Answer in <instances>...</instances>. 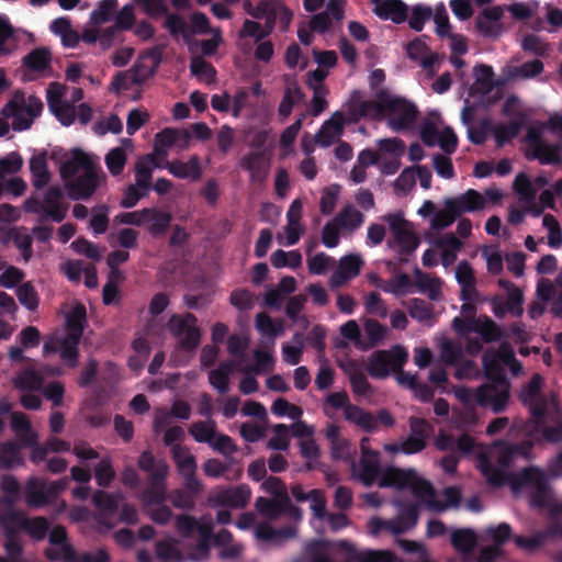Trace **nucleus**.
<instances>
[{
	"label": "nucleus",
	"mask_w": 562,
	"mask_h": 562,
	"mask_svg": "<svg viewBox=\"0 0 562 562\" xmlns=\"http://www.w3.org/2000/svg\"><path fill=\"white\" fill-rule=\"evenodd\" d=\"M482 364L487 382L476 389L464 385L454 387V396L462 405L460 419L467 425H475L479 420L476 407L491 408L498 414L505 411L510 382L505 374L496 349H487L482 356Z\"/></svg>",
	"instance_id": "1"
},
{
	"label": "nucleus",
	"mask_w": 562,
	"mask_h": 562,
	"mask_svg": "<svg viewBox=\"0 0 562 562\" xmlns=\"http://www.w3.org/2000/svg\"><path fill=\"white\" fill-rule=\"evenodd\" d=\"M532 443L522 441L519 443H506L498 441L492 451L496 465L487 459H482L481 470L492 484H502L506 477V470L514 465L519 458L528 459L531 454Z\"/></svg>",
	"instance_id": "2"
},
{
	"label": "nucleus",
	"mask_w": 562,
	"mask_h": 562,
	"mask_svg": "<svg viewBox=\"0 0 562 562\" xmlns=\"http://www.w3.org/2000/svg\"><path fill=\"white\" fill-rule=\"evenodd\" d=\"M138 468L148 473V486L144 490V499L148 503L166 502V477L168 465L165 461H157L148 450L143 451L138 458Z\"/></svg>",
	"instance_id": "3"
},
{
	"label": "nucleus",
	"mask_w": 562,
	"mask_h": 562,
	"mask_svg": "<svg viewBox=\"0 0 562 562\" xmlns=\"http://www.w3.org/2000/svg\"><path fill=\"white\" fill-rule=\"evenodd\" d=\"M170 334L178 339V348L193 352L201 344V329L192 313L172 314L167 323Z\"/></svg>",
	"instance_id": "4"
},
{
	"label": "nucleus",
	"mask_w": 562,
	"mask_h": 562,
	"mask_svg": "<svg viewBox=\"0 0 562 562\" xmlns=\"http://www.w3.org/2000/svg\"><path fill=\"white\" fill-rule=\"evenodd\" d=\"M515 487L532 486L530 504L536 508H547L550 505L551 490L547 474L536 467L522 469L513 475Z\"/></svg>",
	"instance_id": "5"
},
{
	"label": "nucleus",
	"mask_w": 562,
	"mask_h": 562,
	"mask_svg": "<svg viewBox=\"0 0 562 562\" xmlns=\"http://www.w3.org/2000/svg\"><path fill=\"white\" fill-rule=\"evenodd\" d=\"M387 124L394 132L409 131L417 120L418 110L416 105L401 97H389L385 104Z\"/></svg>",
	"instance_id": "6"
},
{
	"label": "nucleus",
	"mask_w": 562,
	"mask_h": 562,
	"mask_svg": "<svg viewBox=\"0 0 562 562\" xmlns=\"http://www.w3.org/2000/svg\"><path fill=\"white\" fill-rule=\"evenodd\" d=\"M393 234L395 243L400 246V254L412 255L419 245L418 236L409 229V223L402 213H390L383 216Z\"/></svg>",
	"instance_id": "7"
},
{
	"label": "nucleus",
	"mask_w": 562,
	"mask_h": 562,
	"mask_svg": "<svg viewBox=\"0 0 562 562\" xmlns=\"http://www.w3.org/2000/svg\"><path fill=\"white\" fill-rule=\"evenodd\" d=\"M148 56L154 60V67L151 69L135 64L128 72H117L111 81V90L115 92L127 90L133 85H140L150 78L161 61V54L158 49L154 48L149 50Z\"/></svg>",
	"instance_id": "8"
},
{
	"label": "nucleus",
	"mask_w": 562,
	"mask_h": 562,
	"mask_svg": "<svg viewBox=\"0 0 562 562\" xmlns=\"http://www.w3.org/2000/svg\"><path fill=\"white\" fill-rule=\"evenodd\" d=\"M104 175L95 167L83 171L81 175L66 181L68 195L74 201H87L98 190Z\"/></svg>",
	"instance_id": "9"
},
{
	"label": "nucleus",
	"mask_w": 562,
	"mask_h": 562,
	"mask_svg": "<svg viewBox=\"0 0 562 562\" xmlns=\"http://www.w3.org/2000/svg\"><path fill=\"white\" fill-rule=\"evenodd\" d=\"M251 491L248 485L216 488L209 497L213 506L244 508L250 499Z\"/></svg>",
	"instance_id": "10"
},
{
	"label": "nucleus",
	"mask_w": 562,
	"mask_h": 562,
	"mask_svg": "<svg viewBox=\"0 0 562 562\" xmlns=\"http://www.w3.org/2000/svg\"><path fill=\"white\" fill-rule=\"evenodd\" d=\"M25 95L23 91L14 92L13 98L5 103L0 114L5 119H12V128L16 132L29 130L33 122L24 111Z\"/></svg>",
	"instance_id": "11"
},
{
	"label": "nucleus",
	"mask_w": 562,
	"mask_h": 562,
	"mask_svg": "<svg viewBox=\"0 0 562 562\" xmlns=\"http://www.w3.org/2000/svg\"><path fill=\"white\" fill-rule=\"evenodd\" d=\"M239 166L249 172L250 182L261 184L269 177L270 158L265 151H249L240 159Z\"/></svg>",
	"instance_id": "12"
},
{
	"label": "nucleus",
	"mask_w": 562,
	"mask_h": 562,
	"mask_svg": "<svg viewBox=\"0 0 562 562\" xmlns=\"http://www.w3.org/2000/svg\"><path fill=\"white\" fill-rule=\"evenodd\" d=\"M64 193L60 187L52 186L47 189L42 201V215L40 222L50 218L55 223H60L67 214V206L61 202Z\"/></svg>",
	"instance_id": "13"
},
{
	"label": "nucleus",
	"mask_w": 562,
	"mask_h": 562,
	"mask_svg": "<svg viewBox=\"0 0 562 562\" xmlns=\"http://www.w3.org/2000/svg\"><path fill=\"white\" fill-rule=\"evenodd\" d=\"M504 15V9L501 5L484 9L475 20L477 32L486 38H497L504 32L499 23Z\"/></svg>",
	"instance_id": "14"
},
{
	"label": "nucleus",
	"mask_w": 562,
	"mask_h": 562,
	"mask_svg": "<svg viewBox=\"0 0 562 562\" xmlns=\"http://www.w3.org/2000/svg\"><path fill=\"white\" fill-rule=\"evenodd\" d=\"M373 4V13L383 21L395 24L405 22L408 18V5L403 0H369Z\"/></svg>",
	"instance_id": "15"
},
{
	"label": "nucleus",
	"mask_w": 562,
	"mask_h": 562,
	"mask_svg": "<svg viewBox=\"0 0 562 562\" xmlns=\"http://www.w3.org/2000/svg\"><path fill=\"white\" fill-rule=\"evenodd\" d=\"M121 495H114L109 492L99 490L92 495V503L100 514L99 522L112 528L113 524L109 521L120 509Z\"/></svg>",
	"instance_id": "16"
},
{
	"label": "nucleus",
	"mask_w": 562,
	"mask_h": 562,
	"mask_svg": "<svg viewBox=\"0 0 562 562\" xmlns=\"http://www.w3.org/2000/svg\"><path fill=\"white\" fill-rule=\"evenodd\" d=\"M474 83L471 87V94L486 95L496 87L504 83L503 79H495L493 67L485 64H477L473 68Z\"/></svg>",
	"instance_id": "17"
},
{
	"label": "nucleus",
	"mask_w": 562,
	"mask_h": 562,
	"mask_svg": "<svg viewBox=\"0 0 562 562\" xmlns=\"http://www.w3.org/2000/svg\"><path fill=\"white\" fill-rule=\"evenodd\" d=\"M191 135L186 130L164 128L155 136V156L166 157V149L173 145H187Z\"/></svg>",
	"instance_id": "18"
},
{
	"label": "nucleus",
	"mask_w": 562,
	"mask_h": 562,
	"mask_svg": "<svg viewBox=\"0 0 562 562\" xmlns=\"http://www.w3.org/2000/svg\"><path fill=\"white\" fill-rule=\"evenodd\" d=\"M94 168L90 157L80 148H74L70 157H67L59 168L60 177L68 181L72 179L77 172L82 169L83 171Z\"/></svg>",
	"instance_id": "19"
},
{
	"label": "nucleus",
	"mask_w": 562,
	"mask_h": 562,
	"mask_svg": "<svg viewBox=\"0 0 562 562\" xmlns=\"http://www.w3.org/2000/svg\"><path fill=\"white\" fill-rule=\"evenodd\" d=\"M324 435L330 445V454L334 460L347 461L351 458V445L348 439L340 435V427L336 424H328Z\"/></svg>",
	"instance_id": "20"
},
{
	"label": "nucleus",
	"mask_w": 562,
	"mask_h": 562,
	"mask_svg": "<svg viewBox=\"0 0 562 562\" xmlns=\"http://www.w3.org/2000/svg\"><path fill=\"white\" fill-rule=\"evenodd\" d=\"M24 501L30 508H43L48 505L46 480L37 476L27 479L24 485Z\"/></svg>",
	"instance_id": "21"
},
{
	"label": "nucleus",
	"mask_w": 562,
	"mask_h": 562,
	"mask_svg": "<svg viewBox=\"0 0 562 562\" xmlns=\"http://www.w3.org/2000/svg\"><path fill=\"white\" fill-rule=\"evenodd\" d=\"M164 168L179 179L196 181L202 176L200 158L196 155L191 156L187 162L181 160L167 161Z\"/></svg>",
	"instance_id": "22"
},
{
	"label": "nucleus",
	"mask_w": 562,
	"mask_h": 562,
	"mask_svg": "<svg viewBox=\"0 0 562 562\" xmlns=\"http://www.w3.org/2000/svg\"><path fill=\"white\" fill-rule=\"evenodd\" d=\"M155 167H161L156 161L154 154H147L135 162V186L149 191L151 189L153 171Z\"/></svg>",
	"instance_id": "23"
},
{
	"label": "nucleus",
	"mask_w": 562,
	"mask_h": 562,
	"mask_svg": "<svg viewBox=\"0 0 562 562\" xmlns=\"http://www.w3.org/2000/svg\"><path fill=\"white\" fill-rule=\"evenodd\" d=\"M526 124V115L524 113L517 114V120H513L507 124H496L492 126L497 147H503L507 142L516 138L521 128Z\"/></svg>",
	"instance_id": "24"
},
{
	"label": "nucleus",
	"mask_w": 562,
	"mask_h": 562,
	"mask_svg": "<svg viewBox=\"0 0 562 562\" xmlns=\"http://www.w3.org/2000/svg\"><path fill=\"white\" fill-rule=\"evenodd\" d=\"M340 547L348 551L356 562H394L395 557L390 551L357 550L350 542L342 540Z\"/></svg>",
	"instance_id": "25"
},
{
	"label": "nucleus",
	"mask_w": 562,
	"mask_h": 562,
	"mask_svg": "<svg viewBox=\"0 0 562 562\" xmlns=\"http://www.w3.org/2000/svg\"><path fill=\"white\" fill-rule=\"evenodd\" d=\"M363 261L359 255H347L339 260L337 272L333 276L336 284L353 279L360 273Z\"/></svg>",
	"instance_id": "26"
},
{
	"label": "nucleus",
	"mask_w": 562,
	"mask_h": 562,
	"mask_svg": "<svg viewBox=\"0 0 562 562\" xmlns=\"http://www.w3.org/2000/svg\"><path fill=\"white\" fill-rule=\"evenodd\" d=\"M412 479H415L414 470L391 468L382 474L379 485L381 487H396L398 490H404L409 488Z\"/></svg>",
	"instance_id": "27"
},
{
	"label": "nucleus",
	"mask_w": 562,
	"mask_h": 562,
	"mask_svg": "<svg viewBox=\"0 0 562 562\" xmlns=\"http://www.w3.org/2000/svg\"><path fill=\"white\" fill-rule=\"evenodd\" d=\"M303 99L304 93L297 82L295 80L286 82L283 98L278 108L279 116H281L283 120L286 119L291 114L293 106L302 102Z\"/></svg>",
	"instance_id": "28"
},
{
	"label": "nucleus",
	"mask_w": 562,
	"mask_h": 562,
	"mask_svg": "<svg viewBox=\"0 0 562 562\" xmlns=\"http://www.w3.org/2000/svg\"><path fill=\"white\" fill-rule=\"evenodd\" d=\"M527 160H538L541 165L562 166L561 146L559 144H546L538 150H526Z\"/></svg>",
	"instance_id": "29"
},
{
	"label": "nucleus",
	"mask_w": 562,
	"mask_h": 562,
	"mask_svg": "<svg viewBox=\"0 0 562 562\" xmlns=\"http://www.w3.org/2000/svg\"><path fill=\"white\" fill-rule=\"evenodd\" d=\"M472 330L481 336L483 342L490 344L503 338L501 327L488 316L483 315L472 322Z\"/></svg>",
	"instance_id": "30"
},
{
	"label": "nucleus",
	"mask_w": 562,
	"mask_h": 562,
	"mask_svg": "<svg viewBox=\"0 0 562 562\" xmlns=\"http://www.w3.org/2000/svg\"><path fill=\"white\" fill-rule=\"evenodd\" d=\"M87 324V311L85 305L77 304L66 316L67 334L74 339L82 338Z\"/></svg>",
	"instance_id": "31"
},
{
	"label": "nucleus",
	"mask_w": 562,
	"mask_h": 562,
	"mask_svg": "<svg viewBox=\"0 0 562 562\" xmlns=\"http://www.w3.org/2000/svg\"><path fill=\"white\" fill-rule=\"evenodd\" d=\"M380 473L379 453L361 456L358 477L366 486H371Z\"/></svg>",
	"instance_id": "32"
},
{
	"label": "nucleus",
	"mask_w": 562,
	"mask_h": 562,
	"mask_svg": "<svg viewBox=\"0 0 562 562\" xmlns=\"http://www.w3.org/2000/svg\"><path fill=\"white\" fill-rule=\"evenodd\" d=\"M345 418L359 426L367 432H373L376 429V423L373 415L366 412L357 405H348L345 409Z\"/></svg>",
	"instance_id": "33"
},
{
	"label": "nucleus",
	"mask_w": 562,
	"mask_h": 562,
	"mask_svg": "<svg viewBox=\"0 0 562 562\" xmlns=\"http://www.w3.org/2000/svg\"><path fill=\"white\" fill-rule=\"evenodd\" d=\"M147 210L150 211V213L146 214V223H149V234L155 237L164 235L171 224V214L156 207H147Z\"/></svg>",
	"instance_id": "34"
},
{
	"label": "nucleus",
	"mask_w": 562,
	"mask_h": 562,
	"mask_svg": "<svg viewBox=\"0 0 562 562\" xmlns=\"http://www.w3.org/2000/svg\"><path fill=\"white\" fill-rule=\"evenodd\" d=\"M110 554L105 549H98L94 553H77L72 546H64L63 562H109Z\"/></svg>",
	"instance_id": "35"
},
{
	"label": "nucleus",
	"mask_w": 562,
	"mask_h": 562,
	"mask_svg": "<svg viewBox=\"0 0 562 562\" xmlns=\"http://www.w3.org/2000/svg\"><path fill=\"white\" fill-rule=\"evenodd\" d=\"M23 463L19 443L11 440L0 443V469H12Z\"/></svg>",
	"instance_id": "36"
},
{
	"label": "nucleus",
	"mask_w": 562,
	"mask_h": 562,
	"mask_svg": "<svg viewBox=\"0 0 562 562\" xmlns=\"http://www.w3.org/2000/svg\"><path fill=\"white\" fill-rule=\"evenodd\" d=\"M451 544L460 553L469 554L477 543L476 533L469 528L456 529L451 533Z\"/></svg>",
	"instance_id": "37"
},
{
	"label": "nucleus",
	"mask_w": 562,
	"mask_h": 562,
	"mask_svg": "<svg viewBox=\"0 0 562 562\" xmlns=\"http://www.w3.org/2000/svg\"><path fill=\"white\" fill-rule=\"evenodd\" d=\"M52 60V54L46 47H38L31 50L23 57V66L32 71H44L46 70Z\"/></svg>",
	"instance_id": "38"
},
{
	"label": "nucleus",
	"mask_w": 562,
	"mask_h": 562,
	"mask_svg": "<svg viewBox=\"0 0 562 562\" xmlns=\"http://www.w3.org/2000/svg\"><path fill=\"white\" fill-rule=\"evenodd\" d=\"M13 384L21 391H40L44 384V375L40 371L26 369L13 380Z\"/></svg>",
	"instance_id": "39"
},
{
	"label": "nucleus",
	"mask_w": 562,
	"mask_h": 562,
	"mask_svg": "<svg viewBox=\"0 0 562 562\" xmlns=\"http://www.w3.org/2000/svg\"><path fill=\"white\" fill-rule=\"evenodd\" d=\"M387 356V350H378L371 355L367 370L372 378L384 379L389 376L392 369Z\"/></svg>",
	"instance_id": "40"
},
{
	"label": "nucleus",
	"mask_w": 562,
	"mask_h": 562,
	"mask_svg": "<svg viewBox=\"0 0 562 562\" xmlns=\"http://www.w3.org/2000/svg\"><path fill=\"white\" fill-rule=\"evenodd\" d=\"M80 338H71L69 336H65L60 341H59V353H60V358L61 360L65 362V364L69 368H76L77 364H78V359H79V344H80Z\"/></svg>",
	"instance_id": "41"
},
{
	"label": "nucleus",
	"mask_w": 562,
	"mask_h": 562,
	"mask_svg": "<svg viewBox=\"0 0 562 562\" xmlns=\"http://www.w3.org/2000/svg\"><path fill=\"white\" fill-rule=\"evenodd\" d=\"M408 314L419 323H429L434 319V306L423 299H412L407 304Z\"/></svg>",
	"instance_id": "42"
},
{
	"label": "nucleus",
	"mask_w": 562,
	"mask_h": 562,
	"mask_svg": "<svg viewBox=\"0 0 562 562\" xmlns=\"http://www.w3.org/2000/svg\"><path fill=\"white\" fill-rule=\"evenodd\" d=\"M22 530L25 531L33 540H43L49 529V522L47 518L37 516L29 518L25 516V520L21 521Z\"/></svg>",
	"instance_id": "43"
},
{
	"label": "nucleus",
	"mask_w": 562,
	"mask_h": 562,
	"mask_svg": "<svg viewBox=\"0 0 562 562\" xmlns=\"http://www.w3.org/2000/svg\"><path fill=\"white\" fill-rule=\"evenodd\" d=\"M335 222L344 229L355 231L363 224L364 215L352 205H347L335 217Z\"/></svg>",
	"instance_id": "44"
},
{
	"label": "nucleus",
	"mask_w": 562,
	"mask_h": 562,
	"mask_svg": "<svg viewBox=\"0 0 562 562\" xmlns=\"http://www.w3.org/2000/svg\"><path fill=\"white\" fill-rule=\"evenodd\" d=\"M22 520H25L24 513L19 510L8 513L0 522L4 538H19V532L22 530Z\"/></svg>",
	"instance_id": "45"
},
{
	"label": "nucleus",
	"mask_w": 562,
	"mask_h": 562,
	"mask_svg": "<svg viewBox=\"0 0 562 562\" xmlns=\"http://www.w3.org/2000/svg\"><path fill=\"white\" fill-rule=\"evenodd\" d=\"M389 97L390 94L386 91L381 90L378 93V101L364 100L363 117H370L372 120H381L382 117H384L386 111L385 104L389 101Z\"/></svg>",
	"instance_id": "46"
},
{
	"label": "nucleus",
	"mask_w": 562,
	"mask_h": 562,
	"mask_svg": "<svg viewBox=\"0 0 562 562\" xmlns=\"http://www.w3.org/2000/svg\"><path fill=\"white\" fill-rule=\"evenodd\" d=\"M127 156L122 147L111 149L104 158L106 168L112 176H120L126 165Z\"/></svg>",
	"instance_id": "47"
},
{
	"label": "nucleus",
	"mask_w": 562,
	"mask_h": 562,
	"mask_svg": "<svg viewBox=\"0 0 562 562\" xmlns=\"http://www.w3.org/2000/svg\"><path fill=\"white\" fill-rule=\"evenodd\" d=\"M190 435L196 442H205L211 443L212 439L215 437V422H211V426H209L205 422H195L189 428Z\"/></svg>",
	"instance_id": "48"
},
{
	"label": "nucleus",
	"mask_w": 562,
	"mask_h": 562,
	"mask_svg": "<svg viewBox=\"0 0 562 562\" xmlns=\"http://www.w3.org/2000/svg\"><path fill=\"white\" fill-rule=\"evenodd\" d=\"M156 555L159 560L168 562H181L183 555L178 547L169 540H160L156 542Z\"/></svg>",
	"instance_id": "49"
},
{
	"label": "nucleus",
	"mask_w": 562,
	"mask_h": 562,
	"mask_svg": "<svg viewBox=\"0 0 562 562\" xmlns=\"http://www.w3.org/2000/svg\"><path fill=\"white\" fill-rule=\"evenodd\" d=\"M90 227L95 235L104 234L109 227V206L106 204L93 207L90 218Z\"/></svg>",
	"instance_id": "50"
},
{
	"label": "nucleus",
	"mask_w": 562,
	"mask_h": 562,
	"mask_svg": "<svg viewBox=\"0 0 562 562\" xmlns=\"http://www.w3.org/2000/svg\"><path fill=\"white\" fill-rule=\"evenodd\" d=\"M514 190L519 194L520 199L526 203H533L537 191L532 187L528 176L524 172L519 173L514 181Z\"/></svg>",
	"instance_id": "51"
},
{
	"label": "nucleus",
	"mask_w": 562,
	"mask_h": 562,
	"mask_svg": "<svg viewBox=\"0 0 562 562\" xmlns=\"http://www.w3.org/2000/svg\"><path fill=\"white\" fill-rule=\"evenodd\" d=\"M116 7V0H102L98 8L90 13V22L93 25H101L109 22Z\"/></svg>",
	"instance_id": "52"
},
{
	"label": "nucleus",
	"mask_w": 562,
	"mask_h": 562,
	"mask_svg": "<svg viewBox=\"0 0 562 562\" xmlns=\"http://www.w3.org/2000/svg\"><path fill=\"white\" fill-rule=\"evenodd\" d=\"M164 26L171 36L181 35L186 42H189V25L181 15L175 13L168 14Z\"/></svg>",
	"instance_id": "53"
},
{
	"label": "nucleus",
	"mask_w": 562,
	"mask_h": 562,
	"mask_svg": "<svg viewBox=\"0 0 562 562\" xmlns=\"http://www.w3.org/2000/svg\"><path fill=\"white\" fill-rule=\"evenodd\" d=\"M256 328L263 335L276 337L283 331L282 323L274 322L267 313L261 312L256 316Z\"/></svg>",
	"instance_id": "54"
},
{
	"label": "nucleus",
	"mask_w": 562,
	"mask_h": 562,
	"mask_svg": "<svg viewBox=\"0 0 562 562\" xmlns=\"http://www.w3.org/2000/svg\"><path fill=\"white\" fill-rule=\"evenodd\" d=\"M146 507H147V514L149 515L150 519L155 521L158 525H167L170 519L172 518V510L162 503H148L143 498Z\"/></svg>",
	"instance_id": "55"
},
{
	"label": "nucleus",
	"mask_w": 562,
	"mask_h": 562,
	"mask_svg": "<svg viewBox=\"0 0 562 562\" xmlns=\"http://www.w3.org/2000/svg\"><path fill=\"white\" fill-rule=\"evenodd\" d=\"M166 501H169L173 507L183 510H192L196 503V499L182 488L173 490L170 493L166 492Z\"/></svg>",
	"instance_id": "56"
},
{
	"label": "nucleus",
	"mask_w": 562,
	"mask_h": 562,
	"mask_svg": "<svg viewBox=\"0 0 562 562\" xmlns=\"http://www.w3.org/2000/svg\"><path fill=\"white\" fill-rule=\"evenodd\" d=\"M16 297L30 311H35L38 306L37 292L30 282H25L16 289Z\"/></svg>",
	"instance_id": "57"
},
{
	"label": "nucleus",
	"mask_w": 562,
	"mask_h": 562,
	"mask_svg": "<svg viewBox=\"0 0 562 562\" xmlns=\"http://www.w3.org/2000/svg\"><path fill=\"white\" fill-rule=\"evenodd\" d=\"M432 15V10L428 5L416 4L412 9V14L408 20L409 27L416 32L424 29L426 21Z\"/></svg>",
	"instance_id": "58"
},
{
	"label": "nucleus",
	"mask_w": 562,
	"mask_h": 562,
	"mask_svg": "<svg viewBox=\"0 0 562 562\" xmlns=\"http://www.w3.org/2000/svg\"><path fill=\"white\" fill-rule=\"evenodd\" d=\"M274 435L268 441V448L284 451L290 446L289 427L284 424H277L273 427Z\"/></svg>",
	"instance_id": "59"
},
{
	"label": "nucleus",
	"mask_w": 562,
	"mask_h": 562,
	"mask_svg": "<svg viewBox=\"0 0 562 562\" xmlns=\"http://www.w3.org/2000/svg\"><path fill=\"white\" fill-rule=\"evenodd\" d=\"M94 476L97 484L101 487H108L111 484L115 477V472L110 459L104 458L97 464Z\"/></svg>",
	"instance_id": "60"
},
{
	"label": "nucleus",
	"mask_w": 562,
	"mask_h": 562,
	"mask_svg": "<svg viewBox=\"0 0 562 562\" xmlns=\"http://www.w3.org/2000/svg\"><path fill=\"white\" fill-rule=\"evenodd\" d=\"M363 304L368 314L376 315L381 318L387 316V307L378 292H370L366 295Z\"/></svg>",
	"instance_id": "61"
},
{
	"label": "nucleus",
	"mask_w": 562,
	"mask_h": 562,
	"mask_svg": "<svg viewBox=\"0 0 562 562\" xmlns=\"http://www.w3.org/2000/svg\"><path fill=\"white\" fill-rule=\"evenodd\" d=\"M0 488L4 494L2 497L4 499L12 501V505H14L19 499L21 490L20 483L16 480V477L11 474L2 475L0 481Z\"/></svg>",
	"instance_id": "62"
},
{
	"label": "nucleus",
	"mask_w": 562,
	"mask_h": 562,
	"mask_svg": "<svg viewBox=\"0 0 562 562\" xmlns=\"http://www.w3.org/2000/svg\"><path fill=\"white\" fill-rule=\"evenodd\" d=\"M411 436L417 437V439H422V441L427 443V439L434 430L432 425L424 418L412 416L408 420Z\"/></svg>",
	"instance_id": "63"
},
{
	"label": "nucleus",
	"mask_w": 562,
	"mask_h": 562,
	"mask_svg": "<svg viewBox=\"0 0 562 562\" xmlns=\"http://www.w3.org/2000/svg\"><path fill=\"white\" fill-rule=\"evenodd\" d=\"M440 356L447 364L454 366L461 360L463 352L460 345L446 340L441 344Z\"/></svg>",
	"instance_id": "64"
}]
</instances>
